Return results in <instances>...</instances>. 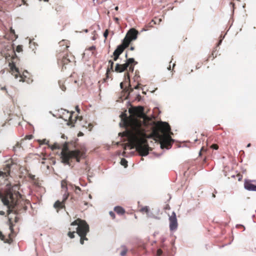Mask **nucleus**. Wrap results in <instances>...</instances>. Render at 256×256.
<instances>
[{"mask_svg": "<svg viewBox=\"0 0 256 256\" xmlns=\"http://www.w3.org/2000/svg\"><path fill=\"white\" fill-rule=\"evenodd\" d=\"M10 35H12V38L13 40H16L18 38V35H16L15 33V31L12 28H10L9 34Z\"/></svg>", "mask_w": 256, "mask_h": 256, "instance_id": "obj_23", "label": "nucleus"}, {"mask_svg": "<svg viewBox=\"0 0 256 256\" xmlns=\"http://www.w3.org/2000/svg\"><path fill=\"white\" fill-rule=\"evenodd\" d=\"M170 229L171 231L176 230L178 226V220L176 213L172 212V215L169 217Z\"/></svg>", "mask_w": 256, "mask_h": 256, "instance_id": "obj_10", "label": "nucleus"}, {"mask_svg": "<svg viewBox=\"0 0 256 256\" xmlns=\"http://www.w3.org/2000/svg\"><path fill=\"white\" fill-rule=\"evenodd\" d=\"M130 50H134V46H130Z\"/></svg>", "mask_w": 256, "mask_h": 256, "instance_id": "obj_42", "label": "nucleus"}, {"mask_svg": "<svg viewBox=\"0 0 256 256\" xmlns=\"http://www.w3.org/2000/svg\"><path fill=\"white\" fill-rule=\"evenodd\" d=\"M57 58L58 64L62 66V68L65 65L74 62V58L71 53L64 54L62 55L59 54Z\"/></svg>", "mask_w": 256, "mask_h": 256, "instance_id": "obj_6", "label": "nucleus"}, {"mask_svg": "<svg viewBox=\"0 0 256 256\" xmlns=\"http://www.w3.org/2000/svg\"><path fill=\"white\" fill-rule=\"evenodd\" d=\"M0 239L3 240L5 243L11 244L12 240L10 236L8 238H6L5 236L0 232Z\"/></svg>", "mask_w": 256, "mask_h": 256, "instance_id": "obj_21", "label": "nucleus"}, {"mask_svg": "<svg viewBox=\"0 0 256 256\" xmlns=\"http://www.w3.org/2000/svg\"><path fill=\"white\" fill-rule=\"evenodd\" d=\"M215 196H215V194H212V197L215 198Z\"/></svg>", "mask_w": 256, "mask_h": 256, "instance_id": "obj_55", "label": "nucleus"}, {"mask_svg": "<svg viewBox=\"0 0 256 256\" xmlns=\"http://www.w3.org/2000/svg\"><path fill=\"white\" fill-rule=\"evenodd\" d=\"M212 148H213L215 149V150H217L218 149V146L216 144H214L212 146Z\"/></svg>", "mask_w": 256, "mask_h": 256, "instance_id": "obj_37", "label": "nucleus"}, {"mask_svg": "<svg viewBox=\"0 0 256 256\" xmlns=\"http://www.w3.org/2000/svg\"><path fill=\"white\" fill-rule=\"evenodd\" d=\"M23 2H24V0H22Z\"/></svg>", "mask_w": 256, "mask_h": 256, "instance_id": "obj_63", "label": "nucleus"}, {"mask_svg": "<svg viewBox=\"0 0 256 256\" xmlns=\"http://www.w3.org/2000/svg\"><path fill=\"white\" fill-rule=\"evenodd\" d=\"M236 176L238 178V181H240L242 178V176L240 174H237Z\"/></svg>", "mask_w": 256, "mask_h": 256, "instance_id": "obj_36", "label": "nucleus"}, {"mask_svg": "<svg viewBox=\"0 0 256 256\" xmlns=\"http://www.w3.org/2000/svg\"><path fill=\"white\" fill-rule=\"evenodd\" d=\"M142 93H143L144 94H146V92H142Z\"/></svg>", "mask_w": 256, "mask_h": 256, "instance_id": "obj_56", "label": "nucleus"}, {"mask_svg": "<svg viewBox=\"0 0 256 256\" xmlns=\"http://www.w3.org/2000/svg\"><path fill=\"white\" fill-rule=\"evenodd\" d=\"M250 145H251V144H248V146H247V147H250Z\"/></svg>", "mask_w": 256, "mask_h": 256, "instance_id": "obj_52", "label": "nucleus"}, {"mask_svg": "<svg viewBox=\"0 0 256 256\" xmlns=\"http://www.w3.org/2000/svg\"><path fill=\"white\" fill-rule=\"evenodd\" d=\"M162 250L160 249H158V250H157V256H160L162 255Z\"/></svg>", "mask_w": 256, "mask_h": 256, "instance_id": "obj_34", "label": "nucleus"}, {"mask_svg": "<svg viewBox=\"0 0 256 256\" xmlns=\"http://www.w3.org/2000/svg\"><path fill=\"white\" fill-rule=\"evenodd\" d=\"M16 51L20 52L22 51V45H18L16 48Z\"/></svg>", "mask_w": 256, "mask_h": 256, "instance_id": "obj_28", "label": "nucleus"}, {"mask_svg": "<svg viewBox=\"0 0 256 256\" xmlns=\"http://www.w3.org/2000/svg\"><path fill=\"white\" fill-rule=\"evenodd\" d=\"M115 10H118V6H116V7L115 8Z\"/></svg>", "mask_w": 256, "mask_h": 256, "instance_id": "obj_48", "label": "nucleus"}, {"mask_svg": "<svg viewBox=\"0 0 256 256\" xmlns=\"http://www.w3.org/2000/svg\"><path fill=\"white\" fill-rule=\"evenodd\" d=\"M76 189L78 190H80V187L76 186Z\"/></svg>", "mask_w": 256, "mask_h": 256, "instance_id": "obj_46", "label": "nucleus"}, {"mask_svg": "<svg viewBox=\"0 0 256 256\" xmlns=\"http://www.w3.org/2000/svg\"><path fill=\"white\" fill-rule=\"evenodd\" d=\"M20 78L19 81L22 82H26L30 83L32 82V80L30 78L29 73L27 71L23 72L22 74H18Z\"/></svg>", "mask_w": 256, "mask_h": 256, "instance_id": "obj_12", "label": "nucleus"}, {"mask_svg": "<svg viewBox=\"0 0 256 256\" xmlns=\"http://www.w3.org/2000/svg\"><path fill=\"white\" fill-rule=\"evenodd\" d=\"M168 208V209H170V206H168V207H167V208Z\"/></svg>", "mask_w": 256, "mask_h": 256, "instance_id": "obj_58", "label": "nucleus"}, {"mask_svg": "<svg viewBox=\"0 0 256 256\" xmlns=\"http://www.w3.org/2000/svg\"><path fill=\"white\" fill-rule=\"evenodd\" d=\"M10 228L12 230V225L10 226Z\"/></svg>", "mask_w": 256, "mask_h": 256, "instance_id": "obj_50", "label": "nucleus"}, {"mask_svg": "<svg viewBox=\"0 0 256 256\" xmlns=\"http://www.w3.org/2000/svg\"><path fill=\"white\" fill-rule=\"evenodd\" d=\"M114 20H116V22H118V18H114Z\"/></svg>", "mask_w": 256, "mask_h": 256, "instance_id": "obj_47", "label": "nucleus"}, {"mask_svg": "<svg viewBox=\"0 0 256 256\" xmlns=\"http://www.w3.org/2000/svg\"><path fill=\"white\" fill-rule=\"evenodd\" d=\"M86 150L84 148L70 150L68 148V142H65L62 146L60 153L62 162L66 164H70V161L75 159L76 162H79L81 159L84 158Z\"/></svg>", "mask_w": 256, "mask_h": 256, "instance_id": "obj_3", "label": "nucleus"}, {"mask_svg": "<svg viewBox=\"0 0 256 256\" xmlns=\"http://www.w3.org/2000/svg\"><path fill=\"white\" fill-rule=\"evenodd\" d=\"M18 218L17 217H16L15 218V222H16L18 221Z\"/></svg>", "mask_w": 256, "mask_h": 256, "instance_id": "obj_49", "label": "nucleus"}, {"mask_svg": "<svg viewBox=\"0 0 256 256\" xmlns=\"http://www.w3.org/2000/svg\"><path fill=\"white\" fill-rule=\"evenodd\" d=\"M45 2H48V0H44Z\"/></svg>", "mask_w": 256, "mask_h": 256, "instance_id": "obj_59", "label": "nucleus"}, {"mask_svg": "<svg viewBox=\"0 0 256 256\" xmlns=\"http://www.w3.org/2000/svg\"><path fill=\"white\" fill-rule=\"evenodd\" d=\"M126 57L127 58V54H126Z\"/></svg>", "mask_w": 256, "mask_h": 256, "instance_id": "obj_61", "label": "nucleus"}, {"mask_svg": "<svg viewBox=\"0 0 256 256\" xmlns=\"http://www.w3.org/2000/svg\"><path fill=\"white\" fill-rule=\"evenodd\" d=\"M10 68L12 73L16 78H18V74H20V72L18 71V68L16 66V65L13 64H10Z\"/></svg>", "mask_w": 256, "mask_h": 256, "instance_id": "obj_16", "label": "nucleus"}, {"mask_svg": "<svg viewBox=\"0 0 256 256\" xmlns=\"http://www.w3.org/2000/svg\"><path fill=\"white\" fill-rule=\"evenodd\" d=\"M124 112H126V110H125Z\"/></svg>", "mask_w": 256, "mask_h": 256, "instance_id": "obj_62", "label": "nucleus"}, {"mask_svg": "<svg viewBox=\"0 0 256 256\" xmlns=\"http://www.w3.org/2000/svg\"><path fill=\"white\" fill-rule=\"evenodd\" d=\"M69 42L66 40H62L58 43V48L57 49V56L59 54H64L68 53V48L69 47Z\"/></svg>", "mask_w": 256, "mask_h": 256, "instance_id": "obj_9", "label": "nucleus"}, {"mask_svg": "<svg viewBox=\"0 0 256 256\" xmlns=\"http://www.w3.org/2000/svg\"><path fill=\"white\" fill-rule=\"evenodd\" d=\"M68 114H69L68 120L67 119H64L65 121L67 122L66 124L68 126H70L71 127H73L74 126V124L76 123L77 121H81L82 120V116H78V113Z\"/></svg>", "mask_w": 256, "mask_h": 256, "instance_id": "obj_8", "label": "nucleus"}, {"mask_svg": "<svg viewBox=\"0 0 256 256\" xmlns=\"http://www.w3.org/2000/svg\"><path fill=\"white\" fill-rule=\"evenodd\" d=\"M52 150L59 149L60 148V146H59L58 144H54V145L52 146Z\"/></svg>", "mask_w": 256, "mask_h": 256, "instance_id": "obj_30", "label": "nucleus"}, {"mask_svg": "<svg viewBox=\"0 0 256 256\" xmlns=\"http://www.w3.org/2000/svg\"><path fill=\"white\" fill-rule=\"evenodd\" d=\"M75 110H76V112H80V108H79L78 106V105H77V106H75Z\"/></svg>", "mask_w": 256, "mask_h": 256, "instance_id": "obj_39", "label": "nucleus"}, {"mask_svg": "<svg viewBox=\"0 0 256 256\" xmlns=\"http://www.w3.org/2000/svg\"><path fill=\"white\" fill-rule=\"evenodd\" d=\"M4 38L8 40H10L12 41H14L12 38V35H10L8 34H7L5 35Z\"/></svg>", "mask_w": 256, "mask_h": 256, "instance_id": "obj_26", "label": "nucleus"}, {"mask_svg": "<svg viewBox=\"0 0 256 256\" xmlns=\"http://www.w3.org/2000/svg\"><path fill=\"white\" fill-rule=\"evenodd\" d=\"M114 210L116 212L120 215H122L126 212L124 209L120 206H116L114 208Z\"/></svg>", "mask_w": 256, "mask_h": 256, "instance_id": "obj_20", "label": "nucleus"}, {"mask_svg": "<svg viewBox=\"0 0 256 256\" xmlns=\"http://www.w3.org/2000/svg\"><path fill=\"white\" fill-rule=\"evenodd\" d=\"M128 112H144V108L142 106L132 107L129 109Z\"/></svg>", "mask_w": 256, "mask_h": 256, "instance_id": "obj_19", "label": "nucleus"}, {"mask_svg": "<svg viewBox=\"0 0 256 256\" xmlns=\"http://www.w3.org/2000/svg\"><path fill=\"white\" fill-rule=\"evenodd\" d=\"M66 185H67V183L66 180H63L62 181V188H66V192L67 190Z\"/></svg>", "mask_w": 256, "mask_h": 256, "instance_id": "obj_27", "label": "nucleus"}, {"mask_svg": "<svg viewBox=\"0 0 256 256\" xmlns=\"http://www.w3.org/2000/svg\"><path fill=\"white\" fill-rule=\"evenodd\" d=\"M222 42V40H220L219 42V44Z\"/></svg>", "mask_w": 256, "mask_h": 256, "instance_id": "obj_60", "label": "nucleus"}, {"mask_svg": "<svg viewBox=\"0 0 256 256\" xmlns=\"http://www.w3.org/2000/svg\"><path fill=\"white\" fill-rule=\"evenodd\" d=\"M244 186L246 189L248 190H256V186L252 184L249 180H246L244 184Z\"/></svg>", "mask_w": 256, "mask_h": 256, "instance_id": "obj_14", "label": "nucleus"}, {"mask_svg": "<svg viewBox=\"0 0 256 256\" xmlns=\"http://www.w3.org/2000/svg\"><path fill=\"white\" fill-rule=\"evenodd\" d=\"M136 100H138V101H140V100H141V96L140 94H138L136 96Z\"/></svg>", "mask_w": 256, "mask_h": 256, "instance_id": "obj_38", "label": "nucleus"}, {"mask_svg": "<svg viewBox=\"0 0 256 256\" xmlns=\"http://www.w3.org/2000/svg\"><path fill=\"white\" fill-rule=\"evenodd\" d=\"M153 112H161V109L160 108L156 107L154 108Z\"/></svg>", "mask_w": 256, "mask_h": 256, "instance_id": "obj_31", "label": "nucleus"}, {"mask_svg": "<svg viewBox=\"0 0 256 256\" xmlns=\"http://www.w3.org/2000/svg\"><path fill=\"white\" fill-rule=\"evenodd\" d=\"M146 113H122L120 115L123 125L131 130L124 133L128 138L127 144L130 148H136L141 156H146L150 148L148 146L146 138H148L146 132L151 130V136L160 141L162 148H171L174 142L171 137L172 132L168 123L156 122L154 118H149Z\"/></svg>", "mask_w": 256, "mask_h": 256, "instance_id": "obj_1", "label": "nucleus"}, {"mask_svg": "<svg viewBox=\"0 0 256 256\" xmlns=\"http://www.w3.org/2000/svg\"><path fill=\"white\" fill-rule=\"evenodd\" d=\"M84 31L86 32H88V30L87 29H86L84 30Z\"/></svg>", "mask_w": 256, "mask_h": 256, "instance_id": "obj_53", "label": "nucleus"}, {"mask_svg": "<svg viewBox=\"0 0 256 256\" xmlns=\"http://www.w3.org/2000/svg\"><path fill=\"white\" fill-rule=\"evenodd\" d=\"M2 55L5 56H6V54L4 53V52H1Z\"/></svg>", "mask_w": 256, "mask_h": 256, "instance_id": "obj_44", "label": "nucleus"}, {"mask_svg": "<svg viewBox=\"0 0 256 256\" xmlns=\"http://www.w3.org/2000/svg\"><path fill=\"white\" fill-rule=\"evenodd\" d=\"M124 76H125V79H126L125 81L121 82L120 84V88L122 89H123L124 90H126L130 94V93H131L133 92L134 89L139 88L140 84H138L134 88L131 87V85L130 84V76H129L128 73L127 72L125 74Z\"/></svg>", "mask_w": 256, "mask_h": 256, "instance_id": "obj_7", "label": "nucleus"}, {"mask_svg": "<svg viewBox=\"0 0 256 256\" xmlns=\"http://www.w3.org/2000/svg\"><path fill=\"white\" fill-rule=\"evenodd\" d=\"M0 198L3 204L6 206L8 208V212L10 213L14 210L16 206L18 205L20 202L21 195L18 192H14L11 190L6 191L2 196L0 192Z\"/></svg>", "mask_w": 256, "mask_h": 256, "instance_id": "obj_4", "label": "nucleus"}, {"mask_svg": "<svg viewBox=\"0 0 256 256\" xmlns=\"http://www.w3.org/2000/svg\"><path fill=\"white\" fill-rule=\"evenodd\" d=\"M128 66L126 64H117L116 65L115 68H114V72H122L126 70H127Z\"/></svg>", "mask_w": 256, "mask_h": 256, "instance_id": "obj_13", "label": "nucleus"}, {"mask_svg": "<svg viewBox=\"0 0 256 256\" xmlns=\"http://www.w3.org/2000/svg\"><path fill=\"white\" fill-rule=\"evenodd\" d=\"M10 50V52L13 54L14 53V50H13V48H12V46L11 45L10 46H9V48L8 49V50Z\"/></svg>", "mask_w": 256, "mask_h": 256, "instance_id": "obj_35", "label": "nucleus"}, {"mask_svg": "<svg viewBox=\"0 0 256 256\" xmlns=\"http://www.w3.org/2000/svg\"><path fill=\"white\" fill-rule=\"evenodd\" d=\"M135 63L137 64V62L134 61V60L133 58H128L126 60V62L125 63L128 68V70L130 72H133L134 70V66L133 64Z\"/></svg>", "mask_w": 256, "mask_h": 256, "instance_id": "obj_15", "label": "nucleus"}, {"mask_svg": "<svg viewBox=\"0 0 256 256\" xmlns=\"http://www.w3.org/2000/svg\"><path fill=\"white\" fill-rule=\"evenodd\" d=\"M29 177L30 179L32 180H34L35 178V176H34V175L30 174Z\"/></svg>", "mask_w": 256, "mask_h": 256, "instance_id": "obj_40", "label": "nucleus"}, {"mask_svg": "<svg viewBox=\"0 0 256 256\" xmlns=\"http://www.w3.org/2000/svg\"><path fill=\"white\" fill-rule=\"evenodd\" d=\"M126 252H127V249L124 247L123 248V250L120 252V255L122 256H124L126 254Z\"/></svg>", "mask_w": 256, "mask_h": 256, "instance_id": "obj_29", "label": "nucleus"}, {"mask_svg": "<svg viewBox=\"0 0 256 256\" xmlns=\"http://www.w3.org/2000/svg\"><path fill=\"white\" fill-rule=\"evenodd\" d=\"M4 212H2V211L0 212V214H4Z\"/></svg>", "mask_w": 256, "mask_h": 256, "instance_id": "obj_51", "label": "nucleus"}, {"mask_svg": "<svg viewBox=\"0 0 256 256\" xmlns=\"http://www.w3.org/2000/svg\"><path fill=\"white\" fill-rule=\"evenodd\" d=\"M68 196V194H64L62 202H60V200L56 201L54 204V208H55L57 209L58 210L64 208H65L64 203H65V202L66 201V200H67Z\"/></svg>", "mask_w": 256, "mask_h": 256, "instance_id": "obj_11", "label": "nucleus"}, {"mask_svg": "<svg viewBox=\"0 0 256 256\" xmlns=\"http://www.w3.org/2000/svg\"><path fill=\"white\" fill-rule=\"evenodd\" d=\"M138 34V32L134 28H131L128 31L122 44L117 47L113 53L114 60H118L120 55L128 46L130 42L136 39Z\"/></svg>", "mask_w": 256, "mask_h": 256, "instance_id": "obj_5", "label": "nucleus"}, {"mask_svg": "<svg viewBox=\"0 0 256 256\" xmlns=\"http://www.w3.org/2000/svg\"><path fill=\"white\" fill-rule=\"evenodd\" d=\"M230 4L232 5V7H234V3L232 2H230Z\"/></svg>", "mask_w": 256, "mask_h": 256, "instance_id": "obj_43", "label": "nucleus"}, {"mask_svg": "<svg viewBox=\"0 0 256 256\" xmlns=\"http://www.w3.org/2000/svg\"><path fill=\"white\" fill-rule=\"evenodd\" d=\"M114 63L112 60H110L108 61V66L106 70V78H110V74L111 72H114Z\"/></svg>", "mask_w": 256, "mask_h": 256, "instance_id": "obj_17", "label": "nucleus"}, {"mask_svg": "<svg viewBox=\"0 0 256 256\" xmlns=\"http://www.w3.org/2000/svg\"><path fill=\"white\" fill-rule=\"evenodd\" d=\"M4 90L6 89V88H2V90H4Z\"/></svg>", "mask_w": 256, "mask_h": 256, "instance_id": "obj_57", "label": "nucleus"}, {"mask_svg": "<svg viewBox=\"0 0 256 256\" xmlns=\"http://www.w3.org/2000/svg\"><path fill=\"white\" fill-rule=\"evenodd\" d=\"M32 135H30V136H26V138L28 139H30L32 138Z\"/></svg>", "mask_w": 256, "mask_h": 256, "instance_id": "obj_41", "label": "nucleus"}, {"mask_svg": "<svg viewBox=\"0 0 256 256\" xmlns=\"http://www.w3.org/2000/svg\"><path fill=\"white\" fill-rule=\"evenodd\" d=\"M70 226L68 233L70 238H74V234L76 233L80 237V243L82 244H84V240H88L86 236L90 231V228L86 220L78 218L71 223Z\"/></svg>", "mask_w": 256, "mask_h": 256, "instance_id": "obj_2", "label": "nucleus"}, {"mask_svg": "<svg viewBox=\"0 0 256 256\" xmlns=\"http://www.w3.org/2000/svg\"><path fill=\"white\" fill-rule=\"evenodd\" d=\"M66 112H74L72 110H71V111L66 110Z\"/></svg>", "mask_w": 256, "mask_h": 256, "instance_id": "obj_54", "label": "nucleus"}, {"mask_svg": "<svg viewBox=\"0 0 256 256\" xmlns=\"http://www.w3.org/2000/svg\"><path fill=\"white\" fill-rule=\"evenodd\" d=\"M10 166L9 165H6V172H0V185L2 184L1 176H2V179H3L5 177H7L10 174Z\"/></svg>", "mask_w": 256, "mask_h": 256, "instance_id": "obj_18", "label": "nucleus"}, {"mask_svg": "<svg viewBox=\"0 0 256 256\" xmlns=\"http://www.w3.org/2000/svg\"><path fill=\"white\" fill-rule=\"evenodd\" d=\"M109 214H110V216L112 217V219H114L115 218L116 216H115V214H114V212H112V211L110 212Z\"/></svg>", "mask_w": 256, "mask_h": 256, "instance_id": "obj_32", "label": "nucleus"}, {"mask_svg": "<svg viewBox=\"0 0 256 256\" xmlns=\"http://www.w3.org/2000/svg\"><path fill=\"white\" fill-rule=\"evenodd\" d=\"M66 81L64 80H60L58 82V84L60 86V88L62 89V91H65L66 90Z\"/></svg>", "mask_w": 256, "mask_h": 256, "instance_id": "obj_22", "label": "nucleus"}, {"mask_svg": "<svg viewBox=\"0 0 256 256\" xmlns=\"http://www.w3.org/2000/svg\"><path fill=\"white\" fill-rule=\"evenodd\" d=\"M108 30H106L104 33V37L106 38L108 37Z\"/></svg>", "mask_w": 256, "mask_h": 256, "instance_id": "obj_33", "label": "nucleus"}, {"mask_svg": "<svg viewBox=\"0 0 256 256\" xmlns=\"http://www.w3.org/2000/svg\"><path fill=\"white\" fill-rule=\"evenodd\" d=\"M140 212H146L148 214L149 212V208L148 206H146L142 208L140 210Z\"/></svg>", "mask_w": 256, "mask_h": 256, "instance_id": "obj_24", "label": "nucleus"}, {"mask_svg": "<svg viewBox=\"0 0 256 256\" xmlns=\"http://www.w3.org/2000/svg\"><path fill=\"white\" fill-rule=\"evenodd\" d=\"M2 55L5 56H6V54L4 53V52H1Z\"/></svg>", "mask_w": 256, "mask_h": 256, "instance_id": "obj_45", "label": "nucleus"}, {"mask_svg": "<svg viewBox=\"0 0 256 256\" xmlns=\"http://www.w3.org/2000/svg\"><path fill=\"white\" fill-rule=\"evenodd\" d=\"M120 164L124 167H126L128 166V162L125 158H123L121 160Z\"/></svg>", "mask_w": 256, "mask_h": 256, "instance_id": "obj_25", "label": "nucleus"}]
</instances>
